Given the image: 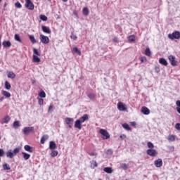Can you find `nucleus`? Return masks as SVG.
<instances>
[{
	"mask_svg": "<svg viewBox=\"0 0 180 180\" xmlns=\"http://www.w3.org/2000/svg\"><path fill=\"white\" fill-rule=\"evenodd\" d=\"M19 153H20V147L15 148L13 151H12V150L10 149L6 153V158H13L15 157V155H16L17 154H19Z\"/></svg>",
	"mask_w": 180,
	"mask_h": 180,
	"instance_id": "1",
	"label": "nucleus"
},
{
	"mask_svg": "<svg viewBox=\"0 0 180 180\" xmlns=\"http://www.w3.org/2000/svg\"><path fill=\"white\" fill-rule=\"evenodd\" d=\"M40 53H39V51L36 48L33 49V56H32V61L33 63H40Z\"/></svg>",
	"mask_w": 180,
	"mask_h": 180,
	"instance_id": "2",
	"label": "nucleus"
},
{
	"mask_svg": "<svg viewBox=\"0 0 180 180\" xmlns=\"http://www.w3.org/2000/svg\"><path fill=\"white\" fill-rule=\"evenodd\" d=\"M100 134H102L103 136V140H108V139H110V135L109 134V132H108L107 130L101 129L99 130Z\"/></svg>",
	"mask_w": 180,
	"mask_h": 180,
	"instance_id": "3",
	"label": "nucleus"
},
{
	"mask_svg": "<svg viewBox=\"0 0 180 180\" xmlns=\"http://www.w3.org/2000/svg\"><path fill=\"white\" fill-rule=\"evenodd\" d=\"M168 37L171 40H174V39H176L178 40L180 39V32L179 31H174L172 34H169Z\"/></svg>",
	"mask_w": 180,
	"mask_h": 180,
	"instance_id": "4",
	"label": "nucleus"
},
{
	"mask_svg": "<svg viewBox=\"0 0 180 180\" xmlns=\"http://www.w3.org/2000/svg\"><path fill=\"white\" fill-rule=\"evenodd\" d=\"M146 154L150 157H157L158 155V152L155 149H148L146 150Z\"/></svg>",
	"mask_w": 180,
	"mask_h": 180,
	"instance_id": "5",
	"label": "nucleus"
},
{
	"mask_svg": "<svg viewBox=\"0 0 180 180\" xmlns=\"http://www.w3.org/2000/svg\"><path fill=\"white\" fill-rule=\"evenodd\" d=\"M25 7L30 11L34 9V4L32 2V0H25Z\"/></svg>",
	"mask_w": 180,
	"mask_h": 180,
	"instance_id": "6",
	"label": "nucleus"
},
{
	"mask_svg": "<svg viewBox=\"0 0 180 180\" xmlns=\"http://www.w3.org/2000/svg\"><path fill=\"white\" fill-rule=\"evenodd\" d=\"M39 39L44 44H49V43H50V39H49V37L46 35L41 34Z\"/></svg>",
	"mask_w": 180,
	"mask_h": 180,
	"instance_id": "7",
	"label": "nucleus"
},
{
	"mask_svg": "<svg viewBox=\"0 0 180 180\" xmlns=\"http://www.w3.org/2000/svg\"><path fill=\"white\" fill-rule=\"evenodd\" d=\"M24 134H29V133H34V127H25L22 130Z\"/></svg>",
	"mask_w": 180,
	"mask_h": 180,
	"instance_id": "8",
	"label": "nucleus"
},
{
	"mask_svg": "<svg viewBox=\"0 0 180 180\" xmlns=\"http://www.w3.org/2000/svg\"><path fill=\"white\" fill-rule=\"evenodd\" d=\"M65 123L68 124L69 129H71L72 127V124H74V118L66 117L65 119Z\"/></svg>",
	"mask_w": 180,
	"mask_h": 180,
	"instance_id": "9",
	"label": "nucleus"
},
{
	"mask_svg": "<svg viewBox=\"0 0 180 180\" xmlns=\"http://www.w3.org/2000/svg\"><path fill=\"white\" fill-rule=\"evenodd\" d=\"M168 59H169V61L171 65H172L173 67L176 66V64H178V62L175 60V56H174L172 55H169L168 56Z\"/></svg>",
	"mask_w": 180,
	"mask_h": 180,
	"instance_id": "10",
	"label": "nucleus"
},
{
	"mask_svg": "<svg viewBox=\"0 0 180 180\" xmlns=\"http://www.w3.org/2000/svg\"><path fill=\"white\" fill-rule=\"evenodd\" d=\"M117 109L118 110H120L121 112H124V110H127V108L126 107V105L122 102H118L117 103Z\"/></svg>",
	"mask_w": 180,
	"mask_h": 180,
	"instance_id": "11",
	"label": "nucleus"
},
{
	"mask_svg": "<svg viewBox=\"0 0 180 180\" xmlns=\"http://www.w3.org/2000/svg\"><path fill=\"white\" fill-rule=\"evenodd\" d=\"M75 129H78V130H81V129H82V122L81 120H77L75 122Z\"/></svg>",
	"mask_w": 180,
	"mask_h": 180,
	"instance_id": "12",
	"label": "nucleus"
},
{
	"mask_svg": "<svg viewBox=\"0 0 180 180\" xmlns=\"http://www.w3.org/2000/svg\"><path fill=\"white\" fill-rule=\"evenodd\" d=\"M154 165L157 168H161L162 166V159H158L157 160H155Z\"/></svg>",
	"mask_w": 180,
	"mask_h": 180,
	"instance_id": "13",
	"label": "nucleus"
},
{
	"mask_svg": "<svg viewBox=\"0 0 180 180\" xmlns=\"http://www.w3.org/2000/svg\"><path fill=\"white\" fill-rule=\"evenodd\" d=\"M11 121V117H9V115H6L1 121V123L2 124H6V123H9V122Z\"/></svg>",
	"mask_w": 180,
	"mask_h": 180,
	"instance_id": "14",
	"label": "nucleus"
},
{
	"mask_svg": "<svg viewBox=\"0 0 180 180\" xmlns=\"http://www.w3.org/2000/svg\"><path fill=\"white\" fill-rule=\"evenodd\" d=\"M41 30L44 32V33H47L48 34H50L51 33V30H50V27L47 26H42Z\"/></svg>",
	"mask_w": 180,
	"mask_h": 180,
	"instance_id": "15",
	"label": "nucleus"
},
{
	"mask_svg": "<svg viewBox=\"0 0 180 180\" xmlns=\"http://www.w3.org/2000/svg\"><path fill=\"white\" fill-rule=\"evenodd\" d=\"M141 112L143 115H150V109L146 106L141 108Z\"/></svg>",
	"mask_w": 180,
	"mask_h": 180,
	"instance_id": "16",
	"label": "nucleus"
},
{
	"mask_svg": "<svg viewBox=\"0 0 180 180\" xmlns=\"http://www.w3.org/2000/svg\"><path fill=\"white\" fill-rule=\"evenodd\" d=\"M56 148H57V145H56V142L55 141H50L49 142V149L50 150H56Z\"/></svg>",
	"mask_w": 180,
	"mask_h": 180,
	"instance_id": "17",
	"label": "nucleus"
},
{
	"mask_svg": "<svg viewBox=\"0 0 180 180\" xmlns=\"http://www.w3.org/2000/svg\"><path fill=\"white\" fill-rule=\"evenodd\" d=\"M88 119H89V117L88 116V115L84 114L82 115V117H80L79 120H80L82 123H84V122H86V120H88Z\"/></svg>",
	"mask_w": 180,
	"mask_h": 180,
	"instance_id": "18",
	"label": "nucleus"
},
{
	"mask_svg": "<svg viewBox=\"0 0 180 180\" xmlns=\"http://www.w3.org/2000/svg\"><path fill=\"white\" fill-rule=\"evenodd\" d=\"M159 63H160V64H162V65H165V67H167V65H168V62H167V60H165V58H160Z\"/></svg>",
	"mask_w": 180,
	"mask_h": 180,
	"instance_id": "19",
	"label": "nucleus"
},
{
	"mask_svg": "<svg viewBox=\"0 0 180 180\" xmlns=\"http://www.w3.org/2000/svg\"><path fill=\"white\" fill-rule=\"evenodd\" d=\"M24 149L25 150V151H27L28 153H33V147L29 145H25L24 146Z\"/></svg>",
	"mask_w": 180,
	"mask_h": 180,
	"instance_id": "20",
	"label": "nucleus"
},
{
	"mask_svg": "<svg viewBox=\"0 0 180 180\" xmlns=\"http://www.w3.org/2000/svg\"><path fill=\"white\" fill-rule=\"evenodd\" d=\"M46 140H49V135L45 134L42 136L40 141L41 144H44Z\"/></svg>",
	"mask_w": 180,
	"mask_h": 180,
	"instance_id": "21",
	"label": "nucleus"
},
{
	"mask_svg": "<svg viewBox=\"0 0 180 180\" xmlns=\"http://www.w3.org/2000/svg\"><path fill=\"white\" fill-rule=\"evenodd\" d=\"M20 126V121H15L13 124V127H14V129H19Z\"/></svg>",
	"mask_w": 180,
	"mask_h": 180,
	"instance_id": "22",
	"label": "nucleus"
},
{
	"mask_svg": "<svg viewBox=\"0 0 180 180\" xmlns=\"http://www.w3.org/2000/svg\"><path fill=\"white\" fill-rule=\"evenodd\" d=\"M2 44L4 47H11L12 46V43L10 41H4Z\"/></svg>",
	"mask_w": 180,
	"mask_h": 180,
	"instance_id": "23",
	"label": "nucleus"
},
{
	"mask_svg": "<svg viewBox=\"0 0 180 180\" xmlns=\"http://www.w3.org/2000/svg\"><path fill=\"white\" fill-rule=\"evenodd\" d=\"M82 12L84 16H88V15H89V10L88 9V7H84Z\"/></svg>",
	"mask_w": 180,
	"mask_h": 180,
	"instance_id": "24",
	"label": "nucleus"
},
{
	"mask_svg": "<svg viewBox=\"0 0 180 180\" xmlns=\"http://www.w3.org/2000/svg\"><path fill=\"white\" fill-rule=\"evenodd\" d=\"M103 171H104V172H106L107 174H112V172H113L112 167H105L103 169Z\"/></svg>",
	"mask_w": 180,
	"mask_h": 180,
	"instance_id": "25",
	"label": "nucleus"
},
{
	"mask_svg": "<svg viewBox=\"0 0 180 180\" xmlns=\"http://www.w3.org/2000/svg\"><path fill=\"white\" fill-rule=\"evenodd\" d=\"M29 39L32 44H35V43H37V41H36L34 35H30Z\"/></svg>",
	"mask_w": 180,
	"mask_h": 180,
	"instance_id": "26",
	"label": "nucleus"
},
{
	"mask_svg": "<svg viewBox=\"0 0 180 180\" xmlns=\"http://www.w3.org/2000/svg\"><path fill=\"white\" fill-rule=\"evenodd\" d=\"M120 168L121 169H124V171H126V169H127V168H129V165H127L126 163H122L120 165Z\"/></svg>",
	"mask_w": 180,
	"mask_h": 180,
	"instance_id": "27",
	"label": "nucleus"
},
{
	"mask_svg": "<svg viewBox=\"0 0 180 180\" xmlns=\"http://www.w3.org/2000/svg\"><path fill=\"white\" fill-rule=\"evenodd\" d=\"M22 155H23V158L25 160H29V158H30V154H27L25 152H22Z\"/></svg>",
	"mask_w": 180,
	"mask_h": 180,
	"instance_id": "28",
	"label": "nucleus"
},
{
	"mask_svg": "<svg viewBox=\"0 0 180 180\" xmlns=\"http://www.w3.org/2000/svg\"><path fill=\"white\" fill-rule=\"evenodd\" d=\"M122 126L125 130H131V128H130V126L127 123H124L122 124Z\"/></svg>",
	"mask_w": 180,
	"mask_h": 180,
	"instance_id": "29",
	"label": "nucleus"
},
{
	"mask_svg": "<svg viewBox=\"0 0 180 180\" xmlns=\"http://www.w3.org/2000/svg\"><path fill=\"white\" fill-rule=\"evenodd\" d=\"M16 77V75H15L13 72H8V78H11L13 79Z\"/></svg>",
	"mask_w": 180,
	"mask_h": 180,
	"instance_id": "30",
	"label": "nucleus"
},
{
	"mask_svg": "<svg viewBox=\"0 0 180 180\" xmlns=\"http://www.w3.org/2000/svg\"><path fill=\"white\" fill-rule=\"evenodd\" d=\"M5 88L9 91L12 88V86H11V84L8 82V81H6L4 83Z\"/></svg>",
	"mask_w": 180,
	"mask_h": 180,
	"instance_id": "31",
	"label": "nucleus"
},
{
	"mask_svg": "<svg viewBox=\"0 0 180 180\" xmlns=\"http://www.w3.org/2000/svg\"><path fill=\"white\" fill-rule=\"evenodd\" d=\"M145 54L148 57H151V51H150V48H146V49L145 50Z\"/></svg>",
	"mask_w": 180,
	"mask_h": 180,
	"instance_id": "32",
	"label": "nucleus"
},
{
	"mask_svg": "<svg viewBox=\"0 0 180 180\" xmlns=\"http://www.w3.org/2000/svg\"><path fill=\"white\" fill-rule=\"evenodd\" d=\"M51 157L54 158V157H57V155H58V150H53L51 154H50Z\"/></svg>",
	"mask_w": 180,
	"mask_h": 180,
	"instance_id": "33",
	"label": "nucleus"
},
{
	"mask_svg": "<svg viewBox=\"0 0 180 180\" xmlns=\"http://www.w3.org/2000/svg\"><path fill=\"white\" fill-rule=\"evenodd\" d=\"M14 39L16 41H19V43H22V39H20V37L19 36V34H15L14 35Z\"/></svg>",
	"mask_w": 180,
	"mask_h": 180,
	"instance_id": "34",
	"label": "nucleus"
},
{
	"mask_svg": "<svg viewBox=\"0 0 180 180\" xmlns=\"http://www.w3.org/2000/svg\"><path fill=\"white\" fill-rule=\"evenodd\" d=\"M176 111L178 112V113L180 114V101L178 100L176 102Z\"/></svg>",
	"mask_w": 180,
	"mask_h": 180,
	"instance_id": "35",
	"label": "nucleus"
},
{
	"mask_svg": "<svg viewBox=\"0 0 180 180\" xmlns=\"http://www.w3.org/2000/svg\"><path fill=\"white\" fill-rule=\"evenodd\" d=\"M3 169H4V171H8L9 169H11V166L5 163L4 165H3Z\"/></svg>",
	"mask_w": 180,
	"mask_h": 180,
	"instance_id": "36",
	"label": "nucleus"
},
{
	"mask_svg": "<svg viewBox=\"0 0 180 180\" xmlns=\"http://www.w3.org/2000/svg\"><path fill=\"white\" fill-rule=\"evenodd\" d=\"M2 94L4 96H6V98H11V93L6 91H2Z\"/></svg>",
	"mask_w": 180,
	"mask_h": 180,
	"instance_id": "37",
	"label": "nucleus"
},
{
	"mask_svg": "<svg viewBox=\"0 0 180 180\" xmlns=\"http://www.w3.org/2000/svg\"><path fill=\"white\" fill-rule=\"evenodd\" d=\"M128 40H129V41H130V42L135 41H136V36H134V35H130V36L128 37Z\"/></svg>",
	"mask_w": 180,
	"mask_h": 180,
	"instance_id": "38",
	"label": "nucleus"
},
{
	"mask_svg": "<svg viewBox=\"0 0 180 180\" xmlns=\"http://www.w3.org/2000/svg\"><path fill=\"white\" fill-rule=\"evenodd\" d=\"M167 139L169 141H175V135H169Z\"/></svg>",
	"mask_w": 180,
	"mask_h": 180,
	"instance_id": "39",
	"label": "nucleus"
},
{
	"mask_svg": "<svg viewBox=\"0 0 180 180\" xmlns=\"http://www.w3.org/2000/svg\"><path fill=\"white\" fill-rule=\"evenodd\" d=\"M39 98H46V92H44V91L41 90L39 93Z\"/></svg>",
	"mask_w": 180,
	"mask_h": 180,
	"instance_id": "40",
	"label": "nucleus"
},
{
	"mask_svg": "<svg viewBox=\"0 0 180 180\" xmlns=\"http://www.w3.org/2000/svg\"><path fill=\"white\" fill-rule=\"evenodd\" d=\"M72 51H74V53L78 54V56H81V51H79L77 47H74Z\"/></svg>",
	"mask_w": 180,
	"mask_h": 180,
	"instance_id": "41",
	"label": "nucleus"
},
{
	"mask_svg": "<svg viewBox=\"0 0 180 180\" xmlns=\"http://www.w3.org/2000/svg\"><path fill=\"white\" fill-rule=\"evenodd\" d=\"M39 18L41 19V20H43V22H46L47 20V16H46L45 15H40Z\"/></svg>",
	"mask_w": 180,
	"mask_h": 180,
	"instance_id": "42",
	"label": "nucleus"
},
{
	"mask_svg": "<svg viewBox=\"0 0 180 180\" xmlns=\"http://www.w3.org/2000/svg\"><path fill=\"white\" fill-rule=\"evenodd\" d=\"M37 99H38V103L40 105H43V103H44V100H43V98H37Z\"/></svg>",
	"mask_w": 180,
	"mask_h": 180,
	"instance_id": "43",
	"label": "nucleus"
},
{
	"mask_svg": "<svg viewBox=\"0 0 180 180\" xmlns=\"http://www.w3.org/2000/svg\"><path fill=\"white\" fill-rule=\"evenodd\" d=\"M148 148L149 149H153L154 148V144L151 142H148Z\"/></svg>",
	"mask_w": 180,
	"mask_h": 180,
	"instance_id": "44",
	"label": "nucleus"
},
{
	"mask_svg": "<svg viewBox=\"0 0 180 180\" xmlns=\"http://www.w3.org/2000/svg\"><path fill=\"white\" fill-rule=\"evenodd\" d=\"M140 61H141V63H145L146 61H147V58H146L145 56H141V57L140 58Z\"/></svg>",
	"mask_w": 180,
	"mask_h": 180,
	"instance_id": "45",
	"label": "nucleus"
},
{
	"mask_svg": "<svg viewBox=\"0 0 180 180\" xmlns=\"http://www.w3.org/2000/svg\"><path fill=\"white\" fill-rule=\"evenodd\" d=\"M15 6H16V8H19L20 9V8H22V4L18 1L15 4Z\"/></svg>",
	"mask_w": 180,
	"mask_h": 180,
	"instance_id": "46",
	"label": "nucleus"
},
{
	"mask_svg": "<svg viewBox=\"0 0 180 180\" xmlns=\"http://www.w3.org/2000/svg\"><path fill=\"white\" fill-rule=\"evenodd\" d=\"M70 39H72V40H77V39H78V37H77V35L72 34L70 35Z\"/></svg>",
	"mask_w": 180,
	"mask_h": 180,
	"instance_id": "47",
	"label": "nucleus"
},
{
	"mask_svg": "<svg viewBox=\"0 0 180 180\" xmlns=\"http://www.w3.org/2000/svg\"><path fill=\"white\" fill-rule=\"evenodd\" d=\"M88 98H89V99H94L95 98V94H89L88 95Z\"/></svg>",
	"mask_w": 180,
	"mask_h": 180,
	"instance_id": "48",
	"label": "nucleus"
},
{
	"mask_svg": "<svg viewBox=\"0 0 180 180\" xmlns=\"http://www.w3.org/2000/svg\"><path fill=\"white\" fill-rule=\"evenodd\" d=\"M89 155H90V157H94V156L98 155V153H96L95 152L89 153Z\"/></svg>",
	"mask_w": 180,
	"mask_h": 180,
	"instance_id": "49",
	"label": "nucleus"
},
{
	"mask_svg": "<svg viewBox=\"0 0 180 180\" xmlns=\"http://www.w3.org/2000/svg\"><path fill=\"white\" fill-rule=\"evenodd\" d=\"M5 155V152L4 151V149H0V157H4Z\"/></svg>",
	"mask_w": 180,
	"mask_h": 180,
	"instance_id": "50",
	"label": "nucleus"
},
{
	"mask_svg": "<svg viewBox=\"0 0 180 180\" xmlns=\"http://www.w3.org/2000/svg\"><path fill=\"white\" fill-rule=\"evenodd\" d=\"M175 129H176V130H179L180 131V123H176L175 124Z\"/></svg>",
	"mask_w": 180,
	"mask_h": 180,
	"instance_id": "51",
	"label": "nucleus"
},
{
	"mask_svg": "<svg viewBox=\"0 0 180 180\" xmlns=\"http://www.w3.org/2000/svg\"><path fill=\"white\" fill-rule=\"evenodd\" d=\"M53 105H50L49 106V108H48V112L49 113H50V112H51V110H53Z\"/></svg>",
	"mask_w": 180,
	"mask_h": 180,
	"instance_id": "52",
	"label": "nucleus"
},
{
	"mask_svg": "<svg viewBox=\"0 0 180 180\" xmlns=\"http://www.w3.org/2000/svg\"><path fill=\"white\" fill-rule=\"evenodd\" d=\"M107 154H110V155H112V154H113V150L112 149H108L107 150Z\"/></svg>",
	"mask_w": 180,
	"mask_h": 180,
	"instance_id": "53",
	"label": "nucleus"
},
{
	"mask_svg": "<svg viewBox=\"0 0 180 180\" xmlns=\"http://www.w3.org/2000/svg\"><path fill=\"white\" fill-rule=\"evenodd\" d=\"M113 41L115 43H119V38H117V37H115L113 39Z\"/></svg>",
	"mask_w": 180,
	"mask_h": 180,
	"instance_id": "54",
	"label": "nucleus"
},
{
	"mask_svg": "<svg viewBox=\"0 0 180 180\" xmlns=\"http://www.w3.org/2000/svg\"><path fill=\"white\" fill-rule=\"evenodd\" d=\"M155 72H160V67L158 66L155 67Z\"/></svg>",
	"mask_w": 180,
	"mask_h": 180,
	"instance_id": "55",
	"label": "nucleus"
},
{
	"mask_svg": "<svg viewBox=\"0 0 180 180\" xmlns=\"http://www.w3.org/2000/svg\"><path fill=\"white\" fill-rule=\"evenodd\" d=\"M120 138L121 139V140H124V139H126V135L124 134H121L120 136Z\"/></svg>",
	"mask_w": 180,
	"mask_h": 180,
	"instance_id": "56",
	"label": "nucleus"
},
{
	"mask_svg": "<svg viewBox=\"0 0 180 180\" xmlns=\"http://www.w3.org/2000/svg\"><path fill=\"white\" fill-rule=\"evenodd\" d=\"M93 165L94 167H98V163L96 162V161H93Z\"/></svg>",
	"mask_w": 180,
	"mask_h": 180,
	"instance_id": "57",
	"label": "nucleus"
},
{
	"mask_svg": "<svg viewBox=\"0 0 180 180\" xmlns=\"http://www.w3.org/2000/svg\"><path fill=\"white\" fill-rule=\"evenodd\" d=\"M131 126H136V122H131Z\"/></svg>",
	"mask_w": 180,
	"mask_h": 180,
	"instance_id": "58",
	"label": "nucleus"
},
{
	"mask_svg": "<svg viewBox=\"0 0 180 180\" xmlns=\"http://www.w3.org/2000/svg\"><path fill=\"white\" fill-rule=\"evenodd\" d=\"M2 39V36L0 35V49H1V40Z\"/></svg>",
	"mask_w": 180,
	"mask_h": 180,
	"instance_id": "59",
	"label": "nucleus"
},
{
	"mask_svg": "<svg viewBox=\"0 0 180 180\" xmlns=\"http://www.w3.org/2000/svg\"><path fill=\"white\" fill-rule=\"evenodd\" d=\"M74 15H75V16H78V14L75 11L74 12Z\"/></svg>",
	"mask_w": 180,
	"mask_h": 180,
	"instance_id": "60",
	"label": "nucleus"
},
{
	"mask_svg": "<svg viewBox=\"0 0 180 180\" xmlns=\"http://www.w3.org/2000/svg\"><path fill=\"white\" fill-rule=\"evenodd\" d=\"M63 2H68V0H63Z\"/></svg>",
	"mask_w": 180,
	"mask_h": 180,
	"instance_id": "61",
	"label": "nucleus"
},
{
	"mask_svg": "<svg viewBox=\"0 0 180 180\" xmlns=\"http://www.w3.org/2000/svg\"><path fill=\"white\" fill-rule=\"evenodd\" d=\"M4 8H5V7L6 6V4H4Z\"/></svg>",
	"mask_w": 180,
	"mask_h": 180,
	"instance_id": "62",
	"label": "nucleus"
},
{
	"mask_svg": "<svg viewBox=\"0 0 180 180\" xmlns=\"http://www.w3.org/2000/svg\"><path fill=\"white\" fill-rule=\"evenodd\" d=\"M1 2H2V0H0V4H1Z\"/></svg>",
	"mask_w": 180,
	"mask_h": 180,
	"instance_id": "63",
	"label": "nucleus"
},
{
	"mask_svg": "<svg viewBox=\"0 0 180 180\" xmlns=\"http://www.w3.org/2000/svg\"><path fill=\"white\" fill-rule=\"evenodd\" d=\"M0 101H2V98H1Z\"/></svg>",
	"mask_w": 180,
	"mask_h": 180,
	"instance_id": "64",
	"label": "nucleus"
}]
</instances>
